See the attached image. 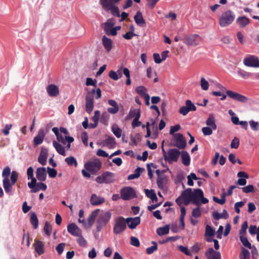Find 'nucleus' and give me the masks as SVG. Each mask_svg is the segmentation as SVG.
<instances>
[{
  "instance_id": "1",
  "label": "nucleus",
  "mask_w": 259,
  "mask_h": 259,
  "mask_svg": "<svg viewBox=\"0 0 259 259\" xmlns=\"http://www.w3.org/2000/svg\"><path fill=\"white\" fill-rule=\"evenodd\" d=\"M3 178V184L6 193L10 194L12 190V186L17 182L18 175L17 171H12L11 173V169L9 166L6 167L2 172Z\"/></svg>"
},
{
  "instance_id": "2",
  "label": "nucleus",
  "mask_w": 259,
  "mask_h": 259,
  "mask_svg": "<svg viewBox=\"0 0 259 259\" xmlns=\"http://www.w3.org/2000/svg\"><path fill=\"white\" fill-rule=\"evenodd\" d=\"M182 196L188 197L192 200V203L196 205H200V198L203 196V192L200 189H195L193 191L191 188H187L182 193Z\"/></svg>"
},
{
  "instance_id": "3",
  "label": "nucleus",
  "mask_w": 259,
  "mask_h": 259,
  "mask_svg": "<svg viewBox=\"0 0 259 259\" xmlns=\"http://www.w3.org/2000/svg\"><path fill=\"white\" fill-rule=\"evenodd\" d=\"M235 19L234 12L228 10L222 13L219 19V24L222 27H226L231 25Z\"/></svg>"
},
{
  "instance_id": "4",
  "label": "nucleus",
  "mask_w": 259,
  "mask_h": 259,
  "mask_svg": "<svg viewBox=\"0 0 259 259\" xmlns=\"http://www.w3.org/2000/svg\"><path fill=\"white\" fill-rule=\"evenodd\" d=\"M85 169L92 175H97L101 169L102 163L97 159L88 160L84 165Z\"/></svg>"
},
{
  "instance_id": "5",
  "label": "nucleus",
  "mask_w": 259,
  "mask_h": 259,
  "mask_svg": "<svg viewBox=\"0 0 259 259\" xmlns=\"http://www.w3.org/2000/svg\"><path fill=\"white\" fill-rule=\"evenodd\" d=\"M100 4L106 11H110L113 15L117 17L120 16L118 7L115 6V3L111 0H100Z\"/></svg>"
},
{
  "instance_id": "6",
  "label": "nucleus",
  "mask_w": 259,
  "mask_h": 259,
  "mask_svg": "<svg viewBox=\"0 0 259 259\" xmlns=\"http://www.w3.org/2000/svg\"><path fill=\"white\" fill-rule=\"evenodd\" d=\"M111 217V213L109 211L103 212L99 215L96 224V229L98 232L101 231L102 228L106 225Z\"/></svg>"
},
{
  "instance_id": "7",
  "label": "nucleus",
  "mask_w": 259,
  "mask_h": 259,
  "mask_svg": "<svg viewBox=\"0 0 259 259\" xmlns=\"http://www.w3.org/2000/svg\"><path fill=\"white\" fill-rule=\"evenodd\" d=\"M126 228V220L122 217H119L115 220V225L113 227V233L120 234L123 232Z\"/></svg>"
},
{
  "instance_id": "8",
  "label": "nucleus",
  "mask_w": 259,
  "mask_h": 259,
  "mask_svg": "<svg viewBox=\"0 0 259 259\" xmlns=\"http://www.w3.org/2000/svg\"><path fill=\"white\" fill-rule=\"evenodd\" d=\"M121 198L124 200H128L135 198L136 193L135 190L131 187H125L120 190Z\"/></svg>"
},
{
  "instance_id": "9",
  "label": "nucleus",
  "mask_w": 259,
  "mask_h": 259,
  "mask_svg": "<svg viewBox=\"0 0 259 259\" xmlns=\"http://www.w3.org/2000/svg\"><path fill=\"white\" fill-rule=\"evenodd\" d=\"M245 66L250 67H259V60L257 56L250 55L244 58L243 61Z\"/></svg>"
},
{
  "instance_id": "10",
  "label": "nucleus",
  "mask_w": 259,
  "mask_h": 259,
  "mask_svg": "<svg viewBox=\"0 0 259 259\" xmlns=\"http://www.w3.org/2000/svg\"><path fill=\"white\" fill-rule=\"evenodd\" d=\"M180 155V152L177 149H170L167 151L166 156H165L164 160L171 163L173 162L178 161Z\"/></svg>"
},
{
  "instance_id": "11",
  "label": "nucleus",
  "mask_w": 259,
  "mask_h": 259,
  "mask_svg": "<svg viewBox=\"0 0 259 259\" xmlns=\"http://www.w3.org/2000/svg\"><path fill=\"white\" fill-rule=\"evenodd\" d=\"M200 39L201 37L199 35L194 34L186 36L183 40L186 45L195 46L199 45Z\"/></svg>"
},
{
  "instance_id": "12",
  "label": "nucleus",
  "mask_w": 259,
  "mask_h": 259,
  "mask_svg": "<svg viewBox=\"0 0 259 259\" xmlns=\"http://www.w3.org/2000/svg\"><path fill=\"white\" fill-rule=\"evenodd\" d=\"M226 93L229 98L237 101L245 103L247 102L248 100V98L246 96L241 95L238 93L230 90L226 91Z\"/></svg>"
},
{
  "instance_id": "13",
  "label": "nucleus",
  "mask_w": 259,
  "mask_h": 259,
  "mask_svg": "<svg viewBox=\"0 0 259 259\" xmlns=\"http://www.w3.org/2000/svg\"><path fill=\"white\" fill-rule=\"evenodd\" d=\"M175 141L176 144L174 146L177 147L180 149H183L186 146V140L182 134L177 133L174 135Z\"/></svg>"
},
{
  "instance_id": "14",
  "label": "nucleus",
  "mask_w": 259,
  "mask_h": 259,
  "mask_svg": "<svg viewBox=\"0 0 259 259\" xmlns=\"http://www.w3.org/2000/svg\"><path fill=\"white\" fill-rule=\"evenodd\" d=\"M94 96L91 93H87L85 96V111L91 113L94 108Z\"/></svg>"
},
{
  "instance_id": "15",
  "label": "nucleus",
  "mask_w": 259,
  "mask_h": 259,
  "mask_svg": "<svg viewBox=\"0 0 259 259\" xmlns=\"http://www.w3.org/2000/svg\"><path fill=\"white\" fill-rule=\"evenodd\" d=\"M67 230L70 234L74 236H80L82 233L81 229L74 223L69 224Z\"/></svg>"
},
{
  "instance_id": "16",
  "label": "nucleus",
  "mask_w": 259,
  "mask_h": 259,
  "mask_svg": "<svg viewBox=\"0 0 259 259\" xmlns=\"http://www.w3.org/2000/svg\"><path fill=\"white\" fill-rule=\"evenodd\" d=\"M126 224L131 229H134L140 224L141 220L140 217L127 218L125 219Z\"/></svg>"
},
{
  "instance_id": "17",
  "label": "nucleus",
  "mask_w": 259,
  "mask_h": 259,
  "mask_svg": "<svg viewBox=\"0 0 259 259\" xmlns=\"http://www.w3.org/2000/svg\"><path fill=\"white\" fill-rule=\"evenodd\" d=\"M205 254L207 259H221L220 252L214 250L211 247L209 248Z\"/></svg>"
},
{
  "instance_id": "18",
  "label": "nucleus",
  "mask_w": 259,
  "mask_h": 259,
  "mask_svg": "<svg viewBox=\"0 0 259 259\" xmlns=\"http://www.w3.org/2000/svg\"><path fill=\"white\" fill-rule=\"evenodd\" d=\"M45 133L43 129H40L38 132V134L33 139L34 146H37L41 144L44 139Z\"/></svg>"
},
{
  "instance_id": "19",
  "label": "nucleus",
  "mask_w": 259,
  "mask_h": 259,
  "mask_svg": "<svg viewBox=\"0 0 259 259\" xmlns=\"http://www.w3.org/2000/svg\"><path fill=\"white\" fill-rule=\"evenodd\" d=\"M36 177L38 180L44 182L47 178L46 170L45 167H38L36 172Z\"/></svg>"
},
{
  "instance_id": "20",
  "label": "nucleus",
  "mask_w": 259,
  "mask_h": 259,
  "mask_svg": "<svg viewBox=\"0 0 259 259\" xmlns=\"http://www.w3.org/2000/svg\"><path fill=\"white\" fill-rule=\"evenodd\" d=\"M108 103L110 106H112V107H109L107 109L108 112L112 114L117 113L119 110V106L117 103L112 99L109 100Z\"/></svg>"
},
{
  "instance_id": "21",
  "label": "nucleus",
  "mask_w": 259,
  "mask_h": 259,
  "mask_svg": "<svg viewBox=\"0 0 259 259\" xmlns=\"http://www.w3.org/2000/svg\"><path fill=\"white\" fill-rule=\"evenodd\" d=\"M102 44L107 52H109L112 48V40L104 35L102 38Z\"/></svg>"
},
{
  "instance_id": "22",
  "label": "nucleus",
  "mask_w": 259,
  "mask_h": 259,
  "mask_svg": "<svg viewBox=\"0 0 259 259\" xmlns=\"http://www.w3.org/2000/svg\"><path fill=\"white\" fill-rule=\"evenodd\" d=\"M47 91L51 97H56L59 94V90L58 87L53 84H51L47 88Z\"/></svg>"
},
{
  "instance_id": "23",
  "label": "nucleus",
  "mask_w": 259,
  "mask_h": 259,
  "mask_svg": "<svg viewBox=\"0 0 259 259\" xmlns=\"http://www.w3.org/2000/svg\"><path fill=\"white\" fill-rule=\"evenodd\" d=\"M103 146H106L111 149L115 147L116 142L113 137L108 136L102 143Z\"/></svg>"
},
{
  "instance_id": "24",
  "label": "nucleus",
  "mask_w": 259,
  "mask_h": 259,
  "mask_svg": "<svg viewBox=\"0 0 259 259\" xmlns=\"http://www.w3.org/2000/svg\"><path fill=\"white\" fill-rule=\"evenodd\" d=\"M48 155V150L46 148H42L38 157V161L42 165H45L47 162Z\"/></svg>"
},
{
  "instance_id": "25",
  "label": "nucleus",
  "mask_w": 259,
  "mask_h": 259,
  "mask_svg": "<svg viewBox=\"0 0 259 259\" xmlns=\"http://www.w3.org/2000/svg\"><path fill=\"white\" fill-rule=\"evenodd\" d=\"M134 20L136 24L140 26L143 27L145 25L146 21L144 19L142 14L140 11H138L134 16Z\"/></svg>"
},
{
  "instance_id": "26",
  "label": "nucleus",
  "mask_w": 259,
  "mask_h": 259,
  "mask_svg": "<svg viewBox=\"0 0 259 259\" xmlns=\"http://www.w3.org/2000/svg\"><path fill=\"white\" fill-rule=\"evenodd\" d=\"M35 251L39 254L41 255L45 252L44 244L43 242L39 240H35L34 244Z\"/></svg>"
},
{
  "instance_id": "27",
  "label": "nucleus",
  "mask_w": 259,
  "mask_h": 259,
  "mask_svg": "<svg viewBox=\"0 0 259 259\" xmlns=\"http://www.w3.org/2000/svg\"><path fill=\"white\" fill-rule=\"evenodd\" d=\"M236 23L241 28H244L250 23V20L246 16H240L236 19Z\"/></svg>"
},
{
  "instance_id": "28",
  "label": "nucleus",
  "mask_w": 259,
  "mask_h": 259,
  "mask_svg": "<svg viewBox=\"0 0 259 259\" xmlns=\"http://www.w3.org/2000/svg\"><path fill=\"white\" fill-rule=\"evenodd\" d=\"M105 201L103 197L98 196L96 194H94L91 198V203L93 205H98L103 203Z\"/></svg>"
},
{
  "instance_id": "29",
  "label": "nucleus",
  "mask_w": 259,
  "mask_h": 259,
  "mask_svg": "<svg viewBox=\"0 0 259 259\" xmlns=\"http://www.w3.org/2000/svg\"><path fill=\"white\" fill-rule=\"evenodd\" d=\"M104 182L106 184L113 183L114 181V174L110 171H106L103 174Z\"/></svg>"
},
{
  "instance_id": "30",
  "label": "nucleus",
  "mask_w": 259,
  "mask_h": 259,
  "mask_svg": "<svg viewBox=\"0 0 259 259\" xmlns=\"http://www.w3.org/2000/svg\"><path fill=\"white\" fill-rule=\"evenodd\" d=\"M53 145L57 152L62 156H66L65 148L61 144L56 141L53 142Z\"/></svg>"
},
{
  "instance_id": "31",
  "label": "nucleus",
  "mask_w": 259,
  "mask_h": 259,
  "mask_svg": "<svg viewBox=\"0 0 259 259\" xmlns=\"http://www.w3.org/2000/svg\"><path fill=\"white\" fill-rule=\"evenodd\" d=\"M167 182V179L164 175L159 176L157 178V184L159 188L163 189Z\"/></svg>"
},
{
  "instance_id": "32",
  "label": "nucleus",
  "mask_w": 259,
  "mask_h": 259,
  "mask_svg": "<svg viewBox=\"0 0 259 259\" xmlns=\"http://www.w3.org/2000/svg\"><path fill=\"white\" fill-rule=\"evenodd\" d=\"M223 193L221 194V199H219L215 196L212 197L213 200L221 205L224 204L226 202V197L227 195V193L225 192V189H222Z\"/></svg>"
},
{
  "instance_id": "33",
  "label": "nucleus",
  "mask_w": 259,
  "mask_h": 259,
  "mask_svg": "<svg viewBox=\"0 0 259 259\" xmlns=\"http://www.w3.org/2000/svg\"><path fill=\"white\" fill-rule=\"evenodd\" d=\"M213 218L216 220H219L221 219H227L228 217V214L226 210L220 213L218 211L213 212L212 213Z\"/></svg>"
},
{
  "instance_id": "34",
  "label": "nucleus",
  "mask_w": 259,
  "mask_h": 259,
  "mask_svg": "<svg viewBox=\"0 0 259 259\" xmlns=\"http://www.w3.org/2000/svg\"><path fill=\"white\" fill-rule=\"evenodd\" d=\"M250 253L247 249L242 247L241 248V252L239 254V259H250Z\"/></svg>"
},
{
  "instance_id": "35",
  "label": "nucleus",
  "mask_w": 259,
  "mask_h": 259,
  "mask_svg": "<svg viewBox=\"0 0 259 259\" xmlns=\"http://www.w3.org/2000/svg\"><path fill=\"white\" fill-rule=\"evenodd\" d=\"M182 163L186 166H188L190 163V157L187 151H184L181 154Z\"/></svg>"
},
{
  "instance_id": "36",
  "label": "nucleus",
  "mask_w": 259,
  "mask_h": 259,
  "mask_svg": "<svg viewBox=\"0 0 259 259\" xmlns=\"http://www.w3.org/2000/svg\"><path fill=\"white\" fill-rule=\"evenodd\" d=\"M169 227L168 225H165L163 227L157 229L156 232L159 236L167 234L169 233Z\"/></svg>"
},
{
  "instance_id": "37",
  "label": "nucleus",
  "mask_w": 259,
  "mask_h": 259,
  "mask_svg": "<svg viewBox=\"0 0 259 259\" xmlns=\"http://www.w3.org/2000/svg\"><path fill=\"white\" fill-rule=\"evenodd\" d=\"M206 124L213 130L217 129V125L215 123L214 117L212 115H210L207 118L206 121Z\"/></svg>"
},
{
  "instance_id": "38",
  "label": "nucleus",
  "mask_w": 259,
  "mask_h": 259,
  "mask_svg": "<svg viewBox=\"0 0 259 259\" xmlns=\"http://www.w3.org/2000/svg\"><path fill=\"white\" fill-rule=\"evenodd\" d=\"M47 186L45 183L42 182H39L37 183L36 185L34 188V189L33 190H31V192L33 193H36L40 190L45 191L47 189Z\"/></svg>"
},
{
  "instance_id": "39",
  "label": "nucleus",
  "mask_w": 259,
  "mask_h": 259,
  "mask_svg": "<svg viewBox=\"0 0 259 259\" xmlns=\"http://www.w3.org/2000/svg\"><path fill=\"white\" fill-rule=\"evenodd\" d=\"M30 223L32 225L34 229H35L38 227V220L35 212H32L31 213Z\"/></svg>"
},
{
  "instance_id": "40",
  "label": "nucleus",
  "mask_w": 259,
  "mask_h": 259,
  "mask_svg": "<svg viewBox=\"0 0 259 259\" xmlns=\"http://www.w3.org/2000/svg\"><path fill=\"white\" fill-rule=\"evenodd\" d=\"M139 114V116H140V109H131L129 112L128 115L126 117V119H130L133 117H137V115Z\"/></svg>"
},
{
  "instance_id": "41",
  "label": "nucleus",
  "mask_w": 259,
  "mask_h": 259,
  "mask_svg": "<svg viewBox=\"0 0 259 259\" xmlns=\"http://www.w3.org/2000/svg\"><path fill=\"white\" fill-rule=\"evenodd\" d=\"M240 240L243 245L244 246L251 249L252 248V246L251 243L249 242L248 239L244 236L240 235L239 237Z\"/></svg>"
},
{
  "instance_id": "42",
  "label": "nucleus",
  "mask_w": 259,
  "mask_h": 259,
  "mask_svg": "<svg viewBox=\"0 0 259 259\" xmlns=\"http://www.w3.org/2000/svg\"><path fill=\"white\" fill-rule=\"evenodd\" d=\"M65 161L69 166L74 165L75 167L77 166V162L73 156H69L65 159Z\"/></svg>"
},
{
  "instance_id": "43",
  "label": "nucleus",
  "mask_w": 259,
  "mask_h": 259,
  "mask_svg": "<svg viewBox=\"0 0 259 259\" xmlns=\"http://www.w3.org/2000/svg\"><path fill=\"white\" fill-rule=\"evenodd\" d=\"M112 131L114 135L118 138H120L121 136L122 130L118 127V125L114 124L112 126Z\"/></svg>"
},
{
  "instance_id": "44",
  "label": "nucleus",
  "mask_w": 259,
  "mask_h": 259,
  "mask_svg": "<svg viewBox=\"0 0 259 259\" xmlns=\"http://www.w3.org/2000/svg\"><path fill=\"white\" fill-rule=\"evenodd\" d=\"M152 244L153 246L148 247L146 249V253L148 254H151L158 249L157 244L155 241H152Z\"/></svg>"
},
{
  "instance_id": "45",
  "label": "nucleus",
  "mask_w": 259,
  "mask_h": 259,
  "mask_svg": "<svg viewBox=\"0 0 259 259\" xmlns=\"http://www.w3.org/2000/svg\"><path fill=\"white\" fill-rule=\"evenodd\" d=\"M215 230L210 226L207 225L205 228V236L212 237L214 235Z\"/></svg>"
},
{
  "instance_id": "46",
  "label": "nucleus",
  "mask_w": 259,
  "mask_h": 259,
  "mask_svg": "<svg viewBox=\"0 0 259 259\" xmlns=\"http://www.w3.org/2000/svg\"><path fill=\"white\" fill-rule=\"evenodd\" d=\"M237 74L242 78L246 79L251 76V73L246 72L241 69H239L237 71Z\"/></svg>"
},
{
  "instance_id": "47",
  "label": "nucleus",
  "mask_w": 259,
  "mask_h": 259,
  "mask_svg": "<svg viewBox=\"0 0 259 259\" xmlns=\"http://www.w3.org/2000/svg\"><path fill=\"white\" fill-rule=\"evenodd\" d=\"M136 92L140 96L144 97L145 95H148L146 93V89L143 86H139L136 89Z\"/></svg>"
},
{
  "instance_id": "48",
  "label": "nucleus",
  "mask_w": 259,
  "mask_h": 259,
  "mask_svg": "<svg viewBox=\"0 0 259 259\" xmlns=\"http://www.w3.org/2000/svg\"><path fill=\"white\" fill-rule=\"evenodd\" d=\"M44 230L48 236H50L51 235L52 231V227L49 222H46L45 223Z\"/></svg>"
},
{
  "instance_id": "49",
  "label": "nucleus",
  "mask_w": 259,
  "mask_h": 259,
  "mask_svg": "<svg viewBox=\"0 0 259 259\" xmlns=\"http://www.w3.org/2000/svg\"><path fill=\"white\" fill-rule=\"evenodd\" d=\"M123 73L125 75V76L127 77V79L126 80V84L127 85H130L131 84V80L130 79V72L128 68H123L122 70Z\"/></svg>"
},
{
  "instance_id": "50",
  "label": "nucleus",
  "mask_w": 259,
  "mask_h": 259,
  "mask_svg": "<svg viewBox=\"0 0 259 259\" xmlns=\"http://www.w3.org/2000/svg\"><path fill=\"white\" fill-rule=\"evenodd\" d=\"M249 123L251 129L252 131H258L259 130V122L257 121H255L253 120L249 121Z\"/></svg>"
},
{
  "instance_id": "51",
  "label": "nucleus",
  "mask_w": 259,
  "mask_h": 259,
  "mask_svg": "<svg viewBox=\"0 0 259 259\" xmlns=\"http://www.w3.org/2000/svg\"><path fill=\"white\" fill-rule=\"evenodd\" d=\"M248 227V223L247 221H245L241 225V228L239 231V234L240 235L244 236L246 234V229Z\"/></svg>"
},
{
  "instance_id": "52",
  "label": "nucleus",
  "mask_w": 259,
  "mask_h": 259,
  "mask_svg": "<svg viewBox=\"0 0 259 259\" xmlns=\"http://www.w3.org/2000/svg\"><path fill=\"white\" fill-rule=\"evenodd\" d=\"M109 118V115L106 112H103L101 115L100 121L103 124H107Z\"/></svg>"
},
{
  "instance_id": "53",
  "label": "nucleus",
  "mask_w": 259,
  "mask_h": 259,
  "mask_svg": "<svg viewBox=\"0 0 259 259\" xmlns=\"http://www.w3.org/2000/svg\"><path fill=\"white\" fill-rule=\"evenodd\" d=\"M200 85L202 89H203V90L206 91L208 89L209 83L204 78H201Z\"/></svg>"
},
{
  "instance_id": "54",
  "label": "nucleus",
  "mask_w": 259,
  "mask_h": 259,
  "mask_svg": "<svg viewBox=\"0 0 259 259\" xmlns=\"http://www.w3.org/2000/svg\"><path fill=\"white\" fill-rule=\"evenodd\" d=\"M81 138L84 146L87 147L88 146V135L86 132H83L81 134Z\"/></svg>"
},
{
  "instance_id": "55",
  "label": "nucleus",
  "mask_w": 259,
  "mask_h": 259,
  "mask_svg": "<svg viewBox=\"0 0 259 259\" xmlns=\"http://www.w3.org/2000/svg\"><path fill=\"white\" fill-rule=\"evenodd\" d=\"M78 238L77 239V243L80 246L82 247H86L87 242L86 240L83 237V236L80 235V236H78Z\"/></svg>"
},
{
  "instance_id": "56",
  "label": "nucleus",
  "mask_w": 259,
  "mask_h": 259,
  "mask_svg": "<svg viewBox=\"0 0 259 259\" xmlns=\"http://www.w3.org/2000/svg\"><path fill=\"white\" fill-rule=\"evenodd\" d=\"M47 171H48L49 176L50 178H54L56 177V176L57 175V170L53 168H51L50 167H48Z\"/></svg>"
},
{
  "instance_id": "57",
  "label": "nucleus",
  "mask_w": 259,
  "mask_h": 259,
  "mask_svg": "<svg viewBox=\"0 0 259 259\" xmlns=\"http://www.w3.org/2000/svg\"><path fill=\"white\" fill-rule=\"evenodd\" d=\"M242 191L245 193H248L250 192H254V187L252 185H249L245 187L242 188Z\"/></svg>"
},
{
  "instance_id": "58",
  "label": "nucleus",
  "mask_w": 259,
  "mask_h": 259,
  "mask_svg": "<svg viewBox=\"0 0 259 259\" xmlns=\"http://www.w3.org/2000/svg\"><path fill=\"white\" fill-rule=\"evenodd\" d=\"M201 215L200 208L197 207L192 210V216L195 218H199Z\"/></svg>"
},
{
  "instance_id": "59",
  "label": "nucleus",
  "mask_w": 259,
  "mask_h": 259,
  "mask_svg": "<svg viewBox=\"0 0 259 259\" xmlns=\"http://www.w3.org/2000/svg\"><path fill=\"white\" fill-rule=\"evenodd\" d=\"M239 146V140L238 138L235 137L231 143V148L237 149Z\"/></svg>"
},
{
  "instance_id": "60",
  "label": "nucleus",
  "mask_w": 259,
  "mask_h": 259,
  "mask_svg": "<svg viewBox=\"0 0 259 259\" xmlns=\"http://www.w3.org/2000/svg\"><path fill=\"white\" fill-rule=\"evenodd\" d=\"M178 249L179 250H180L181 252H182L186 255L188 256L191 255V253L190 252V251H189L187 247L183 246L182 245H179L178 246Z\"/></svg>"
},
{
  "instance_id": "61",
  "label": "nucleus",
  "mask_w": 259,
  "mask_h": 259,
  "mask_svg": "<svg viewBox=\"0 0 259 259\" xmlns=\"http://www.w3.org/2000/svg\"><path fill=\"white\" fill-rule=\"evenodd\" d=\"M130 243L132 245L136 247H139L140 245L139 239L137 238L134 236H132L131 237Z\"/></svg>"
},
{
  "instance_id": "62",
  "label": "nucleus",
  "mask_w": 259,
  "mask_h": 259,
  "mask_svg": "<svg viewBox=\"0 0 259 259\" xmlns=\"http://www.w3.org/2000/svg\"><path fill=\"white\" fill-rule=\"evenodd\" d=\"M65 246V243H60L56 246V249L59 255H60L63 253Z\"/></svg>"
},
{
  "instance_id": "63",
  "label": "nucleus",
  "mask_w": 259,
  "mask_h": 259,
  "mask_svg": "<svg viewBox=\"0 0 259 259\" xmlns=\"http://www.w3.org/2000/svg\"><path fill=\"white\" fill-rule=\"evenodd\" d=\"M140 116H139V114L137 115V117H135L132 122V125L133 128L139 126L141 124V122L139 121Z\"/></svg>"
},
{
  "instance_id": "64",
  "label": "nucleus",
  "mask_w": 259,
  "mask_h": 259,
  "mask_svg": "<svg viewBox=\"0 0 259 259\" xmlns=\"http://www.w3.org/2000/svg\"><path fill=\"white\" fill-rule=\"evenodd\" d=\"M202 132L204 136H209L212 133V129L209 127H203Z\"/></svg>"
}]
</instances>
